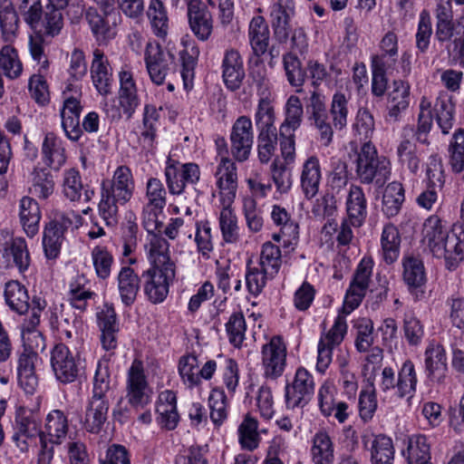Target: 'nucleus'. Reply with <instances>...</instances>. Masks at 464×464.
I'll use <instances>...</instances> for the list:
<instances>
[{
    "mask_svg": "<svg viewBox=\"0 0 464 464\" xmlns=\"http://www.w3.org/2000/svg\"><path fill=\"white\" fill-rule=\"evenodd\" d=\"M281 257L279 246L271 242H266L262 246L256 266L261 267L265 273L269 274L270 277H274L280 269Z\"/></svg>",
    "mask_w": 464,
    "mask_h": 464,
    "instance_id": "obj_53",
    "label": "nucleus"
},
{
    "mask_svg": "<svg viewBox=\"0 0 464 464\" xmlns=\"http://www.w3.org/2000/svg\"><path fill=\"white\" fill-rule=\"evenodd\" d=\"M134 191L132 171L125 165H121L114 170L110 181L102 182L98 208L107 226L117 224L119 205L127 204L132 198Z\"/></svg>",
    "mask_w": 464,
    "mask_h": 464,
    "instance_id": "obj_2",
    "label": "nucleus"
},
{
    "mask_svg": "<svg viewBox=\"0 0 464 464\" xmlns=\"http://www.w3.org/2000/svg\"><path fill=\"white\" fill-rule=\"evenodd\" d=\"M322 179V169L317 156H309L302 164L300 184L302 191L307 199L314 198Z\"/></svg>",
    "mask_w": 464,
    "mask_h": 464,
    "instance_id": "obj_28",
    "label": "nucleus"
},
{
    "mask_svg": "<svg viewBox=\"0 0 464 464\" xmlns=\"http://www.w3.org/2000/svg\"><path fill=\"white\" fill-rule=\"evenodd\" d=\"M51 366L56 379L63 383L74 382L79 373L78 363L69 347L56 343L51 353Z\"/></svg>",
    "mask_w": 464,
    "mask_h": 464,
    "instance_id": "obj_17",
    "label": "nucleus"
},
{
    "mask_svg": "<svg viewBox=\"0 0 464 464\" xmlns=\"http://www.w3.org/2000/svg\"><path fill=\"white\" fill-rule=\"evenodd\" d=\"M220 204H232L237 190V169L227 156H222L214 173Z\"/></svg>",
    "mask_w": 464,
    "mask_h": 464,
    "instance_id": "obj_14",
    "label": "nucleus"
},
{
    "mask_svg": "<svg viewBox=\"0 0 464 464\" xmlns=\"http://www.w3.org/2000/svg\"><path fill=\"white\" fill-rule=\"evenodd\" d=\"M310 457L314 464H334V445L325 430H319L313 436Z\"/></svg>",
    "mask_w": 464,
    "mask_h": 464,
    "instance_id": "obj_37",
    "label": "nucleus"
},
{
    "mask_svg": "<svg viewBox=\"0 0 464 464\" xmlns=\"http://www.w3.org/2000/svg\"><path fill=\"white\" fill-rule=\"evenodd\" d=\"M63 194L70 201H79L82 195L83 185L78 169L72 168L63 174Z\"/></svg>",
    "mask_w": 464,
    "mask_h": 464,
    "instance_id": "obj_59",
    "label": "nucleus"
},
{
    "mask_svg": "<svg viewBox=\"0 0 464 464\" xmlns=\"http://www.w3.org/2000/svg\"><path fill=\"white\" fill-rule=\"evenodd\" d=\"M156 420L166 430H174L179 421L176 393L170 390L161 392L155 403Z\"/></svg>",
    "mask_w": 464,
    "mask_h": 464,
    "instance_id": "obj_23",
    "label": "nucleus"
},
{
    "mask_svg": "<svg viewBox=\"0 0 464 464\" xmlns=\"http://www.w3.org/2000/svg\"><path fill=\"white\" fill-rule=\"evenodd\" d=\"M141 277L148 299L153 304H160L169 295V286L176 277V269L148 268Z\"/></svg>",
    "mask_w": 464,
    "mask_h": 464,
    "instance_id": "obj_10",
    "label": "nucleus"
},
{
    "mask_svg": "<svg viewBox=\"0 0 464 464\" xmlns=\"http://www.w3.org/2000/svg\"><path fill=\"white\" fill-rule=\"evenodd\" d=\"M313 375L304 367L296 369L293 380L285 387V401L287 409L304 407L314 392Z\"/></svg>",
    "mask_w": 464,
    "mask_h": 464,
    "instance_id": "obj_8",
    "label": "nucleus"
},
{
    "mask_svg": "<svg viewBox=\"0 0 464 464\" xmlns=\"http://www.w3.org/2000/svg\"><path fill=\"white\" fill-rule=\"evenodd\" d=\"M270 218L273 224L282 227L283 234L287 236V241L293 243L297 241L299 237V226L292 220L291 215L287 209L278 204L271 207Z\"/></svg>",
    "mask_w": 464,
    "mask_h": 464,
    "instance_id": "obj_48",
    "label": "nucleus"
},
{
    "mask_svg": "<svg viewBox=\"0 0 464 464\" xmlns=\"http://www.w3.org/2000/svg\"><path fill=\"white\" fill-rule=\"evenodd\" d=\"M69 430L68 418L61 410H53L45 417L44 428L39 433L40 445L61 444Z\"/></svg>",
    "mask_w": 464,
    "mask_h": 464,
    "instance_id": "obj_18",
    "label": "nucleus"
},
{
    "mask_svg": "<svg viewBox=\"0 0 464 464\" xmlns=\"http://www.w3.org/2000/svg\"><path fill=\"white\" fill-rule=\"evenodd\" d=\"M18 16L11 0L0 1V28L5 42L13 41L18 30Z\"/></svg>",
    "mask_w": 464,
    "mask_h": 464,
    "instance_id": "obj_50",
    "label": "nucleus"
},
{
    "mask_svg": "<svg viewBox=\"0 0 464 464\" xmlns=\"http://www.w3.org/2000/svg\"><path fill=\"white\" fill-rule=\"evenodd\" d=\"M44 162L53 169L58 170L66 161L65 149L63 141L54 133L45 134L42 144Z\"/></svg>",
    "mask_w": 464,
    "mask_h": 464,
    "instance_id": "obj_38",
    "label": "nucleus"
},
{
    "mask_svg": "<svg viewBox=\"0 0 464 464\" xmlns=\"http://www.w3.org/2000/svg\"><path fill=\"white\" fill-rule=\"evenodd\" d=\"M209 417L216 427L221 426L228 416V401L224 390L220 387H214L209 392L208 399Z\"/></svg>",
    "mask_w": 464,
    "mask_h": 464,
    "instance_id": "obj_47",
    "label": "nucleus"
},
{
    "mask_svg": "<svg viewBox=\"0 0 464 464\" xmlns=\"http://www.w3.org/2000/svg\"><path fill=\"white\" fill-rule=\"evenodd\" d=\"M89 282L83 275H77L69 283L68 301L72 308L83 312L95 293L88 286Z\"/></svg>",
    "mask_w": 464,
    "mask_h": 464,
    "instance_id": "obj_39",
    "label": "nucleus"
},
{
    "mask_svg": "<svg viewBox=\"0 0 464 464\" xmlns=\"http://www.w3.org/2000/svg\"><path fill=\"white\" fill-rule=\"evenodd\" d=\"M397 156L399 161L406 165L411 172L415 173L419 169L420 158L412 137L403 135L397 146Z\"/></svg>",
    "mask_w": 464,
    "mask_h": 464,
    "instance_id": "obj_57",
    "label": "nucleus"
},
{
    "mask_svg": "<svg viewBox=\"0 0 464 464\" xmlns=\"http://www.w3.org/2000/svg\"><path fill=\"white\" fill-rule=\"evenodd\" d=\"M146 69L151 82L161 85L175 63L174 55L157 43H148L144 53Z\"/></svg>",
    "mask_w": 464,
    "mask_h": 464,
    "instance_id": "obj_12",
    "label": "nucleus"
},
{
    "mask_svg": "<svg viewBox=\"0 0 464 464\" xmlns=\"http://www.w3.org/2000/svg\"><path fill=\"white\" fill-rule=\"evenodd\" d=\"M257 156L261 163H268L275 155L278 142L276 128L257 130Z\"/></svg>",
    "mask_w": 464,
    "mask_h": 464,
    "instance_id": "obj_52",
    "label": "nucleus"
},
{
    "mask_svg": "<svg viewBox=\"0 0 464 464\" xmlns=\"http://www.w3.org/2000/svg\"><path fill=\"white\" fill-rule=\"evenodd\" d=\"M306 110L319 132L321 143L325 147L329 146L333 141L334 130L326 108V96L320 92L314 91L309 98Z\"/></svg>",
    "mask_w": 464,
    "mask_h": 464,
    "instance_id": "obj_16",
    "label": "nucleus"
},
{
    "mask_svg": "<svg viewBox=\"0 0 464 464\" xmlns=\"http://www.w3.org/2000/svg\"><path fill=\"white\" fill-rule=\"evenodd\" d=\"M258 102L255 111V123L257 130L271 129L276 127V113L274 98L272 94L257 95Z\"/></svg>",
    "mask_w": 464,
    "mask_h": 464,
    "instance_id": "obj_51",
    "label": "nucleus"
},
{
    "mask_svg": "<svg viewBox=\"0 0 464 464\" xmlns=\"http://www.w3.org/2000/svg\"><path fill=\"white\" fill-rule=\"evenodd\" d=\"M401 453L407 464H433L430 443L425 435L412 434L409 436Z\"/></svg>",
    "mask_w": 464,
    "mask_h": 464,
    "instance_id": "obj_32",
    "label": "nucleus"
},
{
    "mask_svg": "<svg viewBox=\"0 0 464 464\" xmlns=\"http://www.w3.org/2000/svg\"><path fill=\"white\" fill-rule=\"evenodd\" d=\"M189 27L199 41H207L213 31L212 15L203 3H188Z\"/></svg>",
    "mask_w": 464,
    "mask_h": 464,
    "instance_id": "obj_26",
    "label": "nucleus"
},
{
    "mask_svg": "<svg viewBox=\"0 0 464 464\" xmlns=\"http://www.w3.org/2000/svg\"><path fill=\"white\" fill-rule=\"evenodd\" d=\"M92 263L99 279L106 280L111 276L114 257L104 246H96L91 252Z\"/></svg>",
    "mask_w": 464,
    "mask_h": 464,
    "instance_id": "obj_54",
    "label": "nucleus"
},
{
    "mask_svg": "<svg viewBox=\"0 0 464 464\" xmlns=\"http://www.w3.org/2000/svg\"><path fill=\"white\" fill-rule=\"evenodd\" d=\"M155 105L146 103L142 112V124L138 134L141 152L153 155L159 145L160 111Z\"/></svg>",
    "mask_w": 464,
    "mask_h": 464,
    "instance_id": "obj_15",
    "label": "nucleus"
},
{
    "mask_svg": "<svg viewBox=\"0 0 464 464\" xmlns=\"http://www.w3.org/2000/svg\"><path fill=\"white\" fill-rule=\"evenodd\" d=\"M349 159L355 165V173L362 184H374L381 188L390 179L392 165L388 158L379 155L376 147L370 141L364 142L360 150L355 143H350Z\"/></svg>",
    "mask_w": 464,
    "mask_h": 464,
    "instance_id": "obj_3",
    "label": "nucleus"
},
{
    "mask_svg": "<svg viewBox=\"0 0 464 464\" xmlns=\"http://www.w3.org/2000/svg\"><path fill=\"white\" fill-rule=\"evenodd\" d=\"M0 68L10 79L18 78L23 72V64L18 57V53L10 44L3 46L0 50Z\"/></svg>",
    "mask_w": 464,
    "mask_h": 464,
    "instance_id": "obj_58",
    "label": "nucleus"
},
{
    "mask_svg": "<svg viewBox=\"0 0 464 464\" xmlns=\"http://www.w3.org/2000/svg\"><path fill=\"white\" fill-rule=\"evenodd\" d=\"M395 449L392 440L383 434L374 437L371 445L372 464H393Z\"/></svg>",
    "mask_w": 464,
    "mask_h": 464,
    "instance_id": "obj_49",
    "label": "nucleus"
},
{
    "mask_svg": "<svg viewBox=\"0 0 464 464\" xmlns=\"http://www.w3.org/2000/svg\"><path fill=\"white\" fill-rule=\"evenodd\" d=\"M284 117L279 131L295 132L301 126L304 108L298 96L292 94L287 98L284 105Z\"/></svg>",
    "mask_w": 464,
    "mask_h": 464,
    "instance_id": "obj_45",
    "label": "nucleus"
},
{
    "mask_svg": "<svg viewBox=\"0 0 464 464\" xmlns=\"http://www.w3.org/2000/svg\"><path fill=\"white\" fill-rule=\"evenodd\" d=\"M247 38L253 54L258 59L261 58L267 52L270 43V30L261 14L251 18L247 28Z\"/></svg>",
    "mask_w": 464,
    "mask_h": 464,
    "instance_id": "obj_27",
    "label": "nucleus"
},
{
    "mask_svg": "<svg viewBox=\"0 0 464 464\" xmlns=\"http://www.w3.org/2000/svg\"><path fill=\"white\" fill-rule=\"evenodd\" d=\"M126 398L129 404L136 410L145 408L151 401V391L140 360L135 359L128 370Z\"/></svg>",
    "mask_w": 464,
    "mask_h": 464,
    "instance_id": "obj_7",
    "label": "nucleus"
},
{
    "mask_svg": "<svg viewBox=\"0 0 464 464\" xmlns=\"http://www.w3.org/2000/svg\"><path fill=\"white\" fill-rule=\"evenodd\" d=\"M229 139L233 158L239 162L247 160L254 143L253 123L248 116H240L235 121Z\"/></svg>",
    "mask_w": 464,
    "mask_h": 464,
    "instance_id": "obj_13",
    "label": "nucleus"
},
{
    "mask_svg": "<svg viewBox=\"0 0 464 464\" xmlns=\"http://www.w3.org/2000/svg\"><path fill=\"white\" fill-rule=\"evenodd\" d=\"M90 72L92 83L97 92L104 96L111 93L112 70L107 56L100 49H95L92 53Z\"/></svg>",
    "mask_w": 464,
    "mask_h": 464,
    "instance_id": "obj_22",
    "label": "nucleus"
},
{
    "mask_svg": "<svg viewBox=\"0 0 464 464\" xmlns=\"http://www.w3.org/2000/svg\"><path fill=\"white\" fill-rule=\"evenodd\" d=\"M146 206L154 208H165L167 205V189L158 178H150L145 188Z\"/></svg>",
    "mask_w": 464,
    "mask_h": 464,
    "instance_id": "obj_61",
    "label": "nucleus"
},
{
    "mask_svg": "<svg viewBox=\"0 0 464 464\" xmlns=\"http://www.w3.org/2000/svg\"><path fill=\"white\" fill-rule=\"evenodd\" d=\"M61 8H52L46 11L40 18V25L37 29H32L34 34L28 37V51L34 63L40 65V71L45 72L51 63L44 51V36L54 37L61 33L63 27V17Z\"/></svg>",
    "mask_w": 464,
    "mask_h": 464,
    "instance_id": "obj_4",
    "label": "nucleus"
},
{
    "mask_svg": "<svg viewBox=\"0 0 464 464\" xmlns=\"http://www.w3.org/2000/svg\"><path fill=\"white\" fill-rule=\"evenodd\" d=\"M116 279L121 302L126 306L131 305L140 290V279L138 274L129 266H124L121 267Z\"/></svg>",
    "mask_w": 464,
    "mask_h": 464,
    "instance_id": "obj_34",
    "label": "nucleus"
},
{
    "mask_svg": "<svg viewBox=\"0 0 464 464\" xmlns=\"http://www.w3.org/2000/svg\"><path fill=\"white\" fill-rule=\"evenodd\" d=\"M425 370L429 379L435 382H444L448 373L447 353L440 343L430 342L424 352Z\"/></svg>",
    "mask_w": 464,
    "mask_h": 464,
    "instance_id": "obj_21",
    "label": "nucleus"
},
{
    "mask_svg": "<svg viewBox=\"0 0 464 464\" xmlns=\"http://www.w3.org/2000/svg\"><path fill=\"white\" fill-rule=\"evenodd\" d=\"M286 344L283 338L275 335L266 343L261 349V362L265 377L277 379L286 366Z\"/></svg>",
    "mask_w": 464,
    "mask_h": 464,
    "instance_id": "obj_9",
    "label": "nucleus"
},
{
    "mask_svg": "<svg viewBox=\"0 0 464 464\" xmlns=\"http://www.w3.org/2000/svg\"><path fill=\"white\" fill-rule=\"evenodd\" d=\"M401 236L398 228L392 224L383 227L381 235L382 256L386 264H392L399 258Z\"/></svg>",
    "mask_w": 464,
    "mask_h": 464,
    "instance_id": "obj_43",
    "label": "nucleus"
},
{
    "mask_svg": "<svg viewBox=\"0 0 464 464\" xmlns=\"http://www.w3.org/2000/svg\"><path fill=\"white\" fill-rule=\"evenodd\" d=\"M237 440L243 450L253 451L261 441L258 430V420L250 413H246L237 427Z\"/></svg>",
    "mask_w": 464,
    "mask_h": 464,
    "instance_id": "obj_42",
    "label": "nucleus"
},
{
    "mask_svg": "<svg viewBox=\"0 0 464 464\" xmlns=\"http://www.w3.org/2000/svg\"><path fill=\"white\" fill-rule=\"evenodd\" d=\"M226 332L229 343L236 348H240L246 339V324L241 311L234 312L226 323Z\"/></svg>",
    "mask_w": 464,
    "mask_h": 464,
    "instance_id": "obj_56",
    "label": "nucleus"
},
{
    "mask_svg": "<svg viewBox=\"0 0 464 464\" xmlns=\"http://www.w3.org/2000/svg\"><path fill=\"white\" fill-rule=\"evenodd\" d=\"M18 218L24 233L34 237L39 231L42 218L38 202L28 196H24L18 202Z\"/></svg>",
    "mask_w": 464,
    "mask_h": 464,
    "instance_id": "obj_30",
    "label": "nucleus"
},
{
    "mask_svg": "<svg viewBox=\"0 0 464 464\" xmlns=\"http://www.w3.org/2000/svg\"><path fill=\"white\" fill-rule=\"evenodd\" d=\"M423 243L431 255L443 259L448 270H455L464 260V228L454 224L447 227L438 216L429 217L423 224Z\"/></svg>",
    "mask_w": 464,
    "mask_h": 464,
    "instance_id": "obj_1",
    "label": "nucleus"
},
{
    "mask_svg": "<svg viewBox=\"0 0 464 464\" xmlns=\"http://www.w3.org/2000/svg\"><path fill=\"white\" fill-rule=\"evenodd\" d=\"M179 373L182 382L188 388H194L201 384V381H209L218 370L215 360H208L200 368L198 356L191 353L179 358Z\"/></svg>",
    "mask_w": 464,
    "mask_h": 464,
    "instance_id": "obj_11",
    "label": "nucleus"
},
{
    "mask_svg": "<svg viewBox=\"0 0 464 464\" xmlns=\"http://www.w3.org/2000/svg\"><path fill=\"white\" fill-rule=\"evenodd\" d=\"M450 165L452 170L459 173L464 170V130L455 131L450 148Z\"/></svg>",
    "mask_w": 464,
    "mask_h": 464,
    "instance_id": "obj_64",
    "label": "nucleus"
},
{
    "mask_svg": "<svg viewBox=\"0 0 464 464\" xmlns=\"http://www.w3.org/2000/svg\"><path fill=\"white\" fill-rule=\"evenodd\" d=\"M111 379L108 362L99 360L92 382V397L108 399L107 393L111 389Z\"/></svg>",
    "mask_w": 464,
    "mask_h": 464,
    "instance_id": "obj_60",
    "label": "nucleus"
},
{
    "mask_svg": "<svg viewBox=\"0 0 464 464\" xmlns=\"http://www.w3.org/2000/svg\"><path fill=\"white\" fill-rule=\"evenodd\" d=\"M40 432L38 423L32 415L22 416L16 420V433L14 435V440L17 441L18 447L24 450L26 440L39 437Z\"/></svg>",
    "mask_w": 464,
    "mask_h": 464,
    "instance_id": "obj_63",
    "label": "nucleus"
},
{
    "mask_svg": "<svg viewBox=\"0 0 464 464\" xmlns=\"http://www.w3.org/2000/svg\"><path fill=\"white\" fill-rule=\"evenodd\" d=\"M295 14L294 0H276L269 8V16L275 36L285 42L289 36L290 19Z\"/></svg>",
    "mask_w": 464,
    "mask_h": 464,
    "instance_id": "obj_20",
    "label": "nucleus"
},
{
    "mask_svg": "<svg viewBox=\"0 0 464 464\" xmlns=\"http://www.w3.org/2000/svg\"><path fill=\"white\" fill-rule=\"evenodd\" d=\"M165 181L170 195L180 196L189 186L198 183L201 176L200 168L197 163H181L169 159L164 169Z\"/></svg>",
    "mask_w": 464,
    "mask_h": 464,
    "instance_id": "obj_6",
    "label": "nucleus"
},
{
    "mask_svg": "<svg viewBox=\"0 0 464 464\" xmlns=\"http://www.w3.org/2000/svg\"><path fill=\"white\" fill-rule=\"evenodd\" d=\"M418 383L417 372L413 362L405 361L398 372L396 394L399 398H412Z\"/></svg>",
    "mask_w": 464,
    "mask_h": 464,
    "instance_id": "obj_46",
    "label": "nucleus"
},
{
    "mask_svg": "<svg viewBox=\"0 0 464 464\" xmlns=\"http://www.w3.org/2000/svg\"><path fill=\"white\" fill-rule=\"evenodd\" d=\"M146 16L155 36L165 39L169 29V19L167 7L161 0L149 2Z\"/></svg>",
    "mask_w": 464,
    "mask_h": 464,
    "instance_id": "obj_40",
    "label": "nucleus"
},
{
    "mask_svg": "<svg viewBox=\"0 0 464 464\" xmlns=\"http://www.w3.org/2000/svg\"><path fill=\"white\" fill-rule=\"evenodd\" d=\"M119 82L118 99L120 108L123 114L130 119L140 105V98L133 73L127 65L122 66L119 72Z\"/></svg>",
    "mask_w": 464,
    "mask_h": 464,
    "instance_id": "obj_19",
    "label": "nucleus"
},
{
    "mask_svg": "<svg viewBox=\"0 0 464 464\" xmlns=\"http://www.w3.org/2000/svg\"><path fill=\"white\" fill-rule=\"evenodd\" d=\"M109 400L91 397L85 411L84 427L87 431L98 433L107 420Z\"/></svg>",
    "mask_w": 464,
    "mask_h": 464,
    "instance_id": "obj_35",
    "label": "nucleus"
},
{
    "mask_svg": "<svg viewBox=\"0 0 464 464\" xmlns=\"http://www.w3.org/2000/svg\"><path fill=\"white\" fill-rule=\"evenodd\" d=\"M218 214V227L226 244H237L240 240V227L232 204H221Z\"/></svg>",
    "mask_w": 464,
    "mask_h": 464,
    "instance_id": "obj_36",
    "label": "nucleus"
},
{
    "mask_svg": "<svg viewBox=\"0 0 464 464\" xmlns=\"http://www.w3.org/2000/svg\"><path fill=\"white\" fill-rule=\"evenodd\" d=\"M145 251L150 266L149 268L176 269V265L170 257L169 243L161 235L148 237Z\"/></svg>",
    "mask_w": 464,
    "mask_h": 464,
    "instance_id": "obj_25",
    "label": "nucleus"
},
{
    "mask_svg": "<svg viewBox=\"0 0 464 464\" xmlns=\"http://www.w3.org/2000/svg\"><path fill=\"white\" fill-rule=\"evenodd\" d=\"M345 209L349 222L354 227H360L367 217V199L362 188L351 185L345 200Z\"/></svg>",
    "mask_w": 464,
    "mask_h": 464,
    "instance_id": "obj_29",
    "label": "nucleus"
},
{
    "mask_svg": "<svg viewBox=\"0 0 464 464\" xmlns=\"http://www.w3.org/2000/svg\"><path fill=\"white\" fill-rule=\"evenodd\" d=\"M37 359L38 354L33 351H24L18 359V383L26 393H34L38 386V378L34 371Z\"/></svg>",
    "mask_w": 464,
    "mask_h": 464,
    "instance_id": "obj_33",
    "label": "nucleus"
},
{
    "mask_svg": "<svg viewBox=\"0 0 464 464\" xmlns=\"http://www.w3.org/2000/svg\"><path fill=\"white\" fill-rule=\"evenodd\" d=\"M403 280L409 290L419 298L420 289L425 285L426 275L421 260L408 256L403 258ZM423 294L422 291H420Z\"/></svg>",
    "mask_w": 464,
    "mask_h": 464,
    "instance_id": "obj_41",
    "label": "nucleus"
},
{
    "mask_svg": "<svg viewBox=\"0 0 464 464\" xmlns=\"http://www.w3.org/2000/svg\"><path fill=\"white\" fill-rule=\"evenodd\" d=\"M5 300L14 312L24 314L29 309V295L26 288L18 281L11 280L5 285Z\"/></svg>",
    "mask_w": 464,
    "mask_h": 464,
    "instance_id": "obj_44",
    "label": "nucleus"
},
{
    "mask_svg": "<svg viewBox=\"0 0 464 464\" xmlns=\"http://www.w3.org/2000/svg\"><path fill=\"white\" fill-rule=\"evenodd\" d=\"M404 201V189L400 182H392L385 188L382 196V211L387 217L396 216Z\"/></svg>",
    "mask_w": 464,
    "mask_h": 464,
    "instance_id": "obj_55",
    "label": "nucleus"
},
{
    "mask_svg": "<svg viewBox=\"0 0 464 464\" xmlns=\"http://www.w3.org/2000/svg\"><path fill=\"white\" fill-rule=\"evenodd\" d=\"M63 95V102L60 111L62 128L70 140L78 141L82 134L80 127V115L82 111V85L69 83Z\"/></svg>",
    "mask_w": 464,
    "mask_h": 464,
    "instance_id": "obj_5",
    "label": "nucleus"
},
{
    "mask_svg": "<svg viewBox=\"0 0 464 464\" xmlns=\"http://www.w3.org/2000/svg\"><path fill=\"white\" fill-rule=\"evenodd\" d=\"M411 85L408 82L395 80L392 82V90L387 96L386 119L391 121H398L402 112L410 106Z\"/></svg>",
    "mask_w": 464,
    "mask_h": 464,
    "instance_id": "obj_24",
    "label": "nucleus"
},
{
    "mask_svg": "<svg viewBox=\"0 0 464 464\" xmlns=\"http://www.w3.org/2000/svg\"><path fill=\"white\" fill-rule=\"evenodd\" d=\"M245 76L243 59L236 49H227L222 61V77L226 86L237 90Z\"/></svg>",
    "mask_w": 464,
    "mask_h": 464,
    "instance_id": "obj_31",
    "label": "nucleus"
},
{
    "mask_svg": "<svg viewBox=\"0 0 464 464\" xmlns=\"http://www.w3.org/2000/svg\"><path fill=\"white\" fill-rule=\"evenodd\" d=\"M268 278H271L269 274L265 273L261 267L253 266L251 260L247 261L245 280L246 289L251 295L256 297L260 295Z\"/></svg>",
    "mask_w": 464,
    "mask_h": 464,
    "instance_id": "obj_62",
    "label": "nucleus"
}]
</instances>
